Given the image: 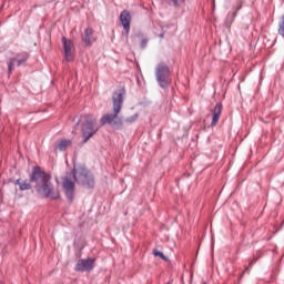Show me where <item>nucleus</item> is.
<instances>
[{
  "label": "nucleus",
  "instance_id": "f257e3e1",
  "mask_svg": "<svg viewBox=\"0 0 284 284\" xmlns=\"http://www.w3.org/2000/svg\"><path fill=\"white\" fill-rule=\"evenodd\" d=\"M30 183H36V192L43 196V199H50L51 201H59L61 199V192L54 189L52 183V175L42 170L41 166H33L29 174Z\"/></svg>",
  "mask_w": 284,
  "mask_h": 284
},
{
  "label": "nucleus",
  "instance_id": "f03ea898",
  "mask_svg": "<svg viewBox=\"0 0 284 284\" xmlns=\"http://www.w3.org/2000/svg\"><path fill=\"white\" fill-rule=\"evenodd\" d=\"M125 88L120 87L112 93V113H106L100 119V125H111L119 130L123 126V118L119 116L125 101Z\"/></svg>",
  "mask_w": 284,
  "mask_h": 284
},
{
  "label": "nucleus",
  "instance_id": "7ed1b4c3",
  "mask_svg": "<svg viewBox=\"0 0 284 284\" xmlns=\"http://www.w3.org/2000/svg\"><path fill=\"white\" fill-rule=\"evenodd\" d=\"M72 174L78 185H82V187H85L87 190H92V187H94V175L90 170L80 166L73 169Z\"/></svg>",
  "mask_w": 284,
  "mask_h": 284
},
{
  "label": "nucleus",
  "instance_id": "20e7f679",
  "mask_svg": "<svg viewBox=\"0 0 284 284\" xmlns=\"http://www.w3.org/2000/svg\"><path fill=\"white\" fill-rule=\"evenodd\" d=\"M97 119H94V115L87 114L84 116V122L82 123V143L81 145H85L92 136L95 135L97 132H99V129L97 126Z\"/></svg>",
  "mask_w": 284,
  "mask_h": 284
},
{
  "label": "nucleus",
  "instance_id": "39448f33",
  "mask_svg": "<svg viewBox=\"0 0 284 284\" xmlns=\"http://www.w3.org/2000/svg\"><path fill=\"white\" fill-rule=\"evenodd\" d=\"M155 79L158 85H160L162 90H168V88H170V67H168L165 62L158 64L155 69Z\"/></svg>",
  "mask_w": 284,
  "mask_h": 284
},
{
  "label": "nucleus",
  "instance_id": "423d86ee",
  "mask_svg": "<svg viewBox=\"0 0 284 284\" xmlns=\"http://www.w3.org/2000/svg\"><path fill=\"white\" fill-rule=\"evenodd\" d=\"M28 59H30V54L26 51L20 53H13L12 57H9L7 59L9 74H12L16 68H21V65H26V63H28Z\"/></svg>",
  "mask_w": 284,
  "mask_h": 284
},
{
  "label": "nucleus",
  "instance_id": "0eeeda50",
  "mask_svg": "<svg viewBox=\"0 0 284 284\" xmlns=\"http://www.w3.org/2000/svg\"><path fill=\"white\" fill-rule=\"evenodd\" d=\"M97 258H84L79 260L74 266L75 272H92L94 270V263Z\"/></svg>",
  "mask_w": 284,
  "mask_h": 284
},
{
  "label": "nucleus",
  "instance_id": "6e6552de",
  "mask_svg": "<svg viewBox=\"0 0 284 284\" xmlns=\"http://www.w3.org/2000/svg\"><path fill=\"white\" fill-rule=\"evenodd\" d=\"M75 187H77V185L74 184V182L72 180H70V178L64 179L63 190H64V194H65L68 201H70V202L74 201Z\"/></svg>",
  "mask_w": 284,
  "mask_h": 284
},
{
  "label": "nucleus",
  "instance_id": "1a4fd4ad",
  "mask_svg": "<svg viewBox=\"0 0 284 284\" xmlns=\"http://www.w3.org/2000/svg\"><path fill=\"white\" fill-rule=\"evenodd\" d=\"M62 45L64 50V57L67 61H74V54L72 53V50L74 49V44L72 43V40L62 37Z\"/></svg>",
  "mask_w": 284,
  "mask_h": 284
},
{
  "label": "nucleus",
  "instance_id": "9d476101",
  "mask_svg": "<svg viewBox=\"0 0 284 284\" xmlns=\"http://www.w3.org/2000/svg\"><path fill=\"white\" fill-rule=\"evenodd\" d=\"M120 21L124 28L125 34H130V21H132V16H130V11L123 10L120 13Z\"/></svg>",
  "mask_w": 284,
  "mask_h": 284
},
{
  "label": "nucleus",
  "instance_id": "9b49d317",
  "mask_svg": "<svg viewBox=\"0 0 284 284\" xmlns=\"http://www.w3.org/2000/svg\"><path fill=\"white\" fill-rule=\"evenodd\" d=\"M211 112L213 114L211 128H215L216 123H219V119H221V114L223 113V103H216Z\"/></svg>",
  "mask_w": 284,
  "mask_h": 284
},
{
  "label": "nucleus",
  "instance_id": "f8f14e48",
  "mask_svg": "<svg viewBox=\"0 0 284 284\" xmlns=\"http://www.w3.org/2000/svg\"><path fill=\"white\" fill-rule=\"evenodd\" d=\"M82 41L88 47L92 45L93 41H92V29L91 28H87L84 30V33L82 34Z\"/></svg>",
  "mask_w": 284,
  "mask_h": 284
},
{
  "label": "nucleus",
  "instance_id": "ddd939ff",
  "mask_svg": "<svg viewBox=\"0 0 284 284\" xmlns=\"http://www.w3.org/2000/svg\"><path fill=\"white\" fill-rule=\"evenodd\" d=\"M70 145H72V140H59L57 149L60 150V152H65Z\"/></svg>",
  "mask_w": 284,
  "mask_h": 284
},
{
  "label": "nucleus",
  "instance_id": "4468645a",
  "mask_svg": "<svg viewBox=\"0 0 284 284\" xmlns=\"http://www.w3.org/2000/svg\"><path fill=\"white\" fill-rule=\"evenodd\" d=\"M168 6H171L172 8H181L182 6H185V2L187 0H164Z\"/></svg>",
  "mask_w": 284,
  "mask_h": 284
},
{
  "label": "nucleus",
  "instance_id": "2eb2a0df",
  "mask_svg": "<svg viewBox=\"0 0 284 284\" xmlns=\"http://www.w3.org/2000/svg\"><path fill=\"white\" fill-rule=\"evenodd\" d=\"M241 10V7L237 8L235 11L230 12L226 17V23H234V19H236V13Z\"/></svg>",
  "mask_w": 284,
  "mask_h": 284
},
{
  "label": "nucleus",
  "instance_id": "dca6fc26",
  "mask_svg": "<svg viewBox=\"0 0 284 284\" xmlns=\"http://www.w3.org/2000/svg\"><path fill=\"white\" fill-rule=\"evenodd\" d=\"M139 121V113H134L133 115L125 118L124 123L132 125V123H136Z\"/></svg>",
  "mask_w": 284,
  "mask_h": 284
},
{
  "label": "nucleus",
  "instance_id": "f3484780",
  "mask_svg": "<svg viewBox=\"0 0 284 284\" xmlns=\"http://www.w3.org/2000/svg\"><path fill=\"white\" fill-rule=\"evenodd\" d=\"M20 190L23 192L26 190H32V185L28 182L20 183Z\"/></svg>",
  "mask_w": 284,
  "mask_h": 284
},
{
  "label": "nucleus",
  "instance_id": "a211bd4d",
  "mask_svg": "<svg viewBox=\"0 0 284 284\" xmlns=\"http://www.w3.org/2000/svg\"><path fill=\"white\" fill-rule=\"evenodd\" d=\"M153 254L155 256H159L160 258H162V261H168V257L165 256V254H163V252L159 251V250H154Z\"/></svg>",
  "mask_w": 284,
  "mask_h": 284
},
{
  "label": "nucleus",
  "instance_id": "6ab92c4d",
  "mask_svg": "<svg viewBox=\"0 0 284 284\" xmlns=\"http://www.w3.org/2000/svg\"><path fill=\"white\" fill-rule=\"evenodd\" d=\"M148 42H149L148 38L142 39V41L140 43V48L142 50H145V48H148Z\"/></svg>",
  "mask_w": 284,
  "mask_h": 284
},
{
  "label": "nucleus",
  "instance_id": "aec40b11",
  "mask_svg": "<svg viewBox=\"0 0 284 284\" xmlns=\"http://www.w3.org/2000/svg\"><path fill=\"white\" fill-rule=\"evenodd\" d=\"M80 123H81V120H78V122L74 125V130H77L79 128Z\"/></svg>",
  "mask_w": 284,
  "mask_h": 284
},
{
  "label": "nucleus",
  "instance_id": "412c9836",
  "mask_svg": "<svg viewBox=\"0 0 284 284\" xmlns=\"http://www.w3.org/2000/svg\"><path fill=\"white\" fill-rule=\"evenodd\" d=\"M21 183H22L21 180H17L16 181V185H20L21 186Z\"/></svg>",
  "mask_w": 284,
  "mask_h": 284
},
{
  "label": "nucleus",
  "instance_id": "4be33fe9",
  "mask_svg": "<svg viewBox=\"0 0 284 284\" xmlns=\"http://www.w3.org/2000/svg\"><path fill=\"white\" fill-rule=\"evenodd\" d=\"M248 267L245 268V271L242 273L241 278L245 275V272H247Z\"/></svg>",
  "mask_w": 284,
  "mask_h": 284
},
{
  "label": "nucleus",
  "instance_id": "5701e85b",
  "mask_svg": "<svg viewBox=\"0 0 284 284\" xmlns=\"http://www.w3.org/2000/svg\"><path fill=\"white\" fill-rule=\"evenodd\" d=\"M160 39H163L165 37V33H160Z\"/></svg>",
  "mask_w": 284,
  "mask_h": 284
},
{
  "label": "nucleus",
  "instance_id": "b1692460",
  "mask_svg": "<svg viewBox=\"0 0 284 284\" xmlns=\"http://www.w3.org/2000/svg\"><path fill=\"white\" fill-rule=\"evenodd\" d=\"M252 263H254V262H251V263H250V267H252Z\"/></svg>",
  "mask_w": 284,
  "mask_h": 284
}]
</instances>
